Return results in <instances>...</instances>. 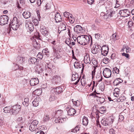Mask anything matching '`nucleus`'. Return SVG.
Segmentation results:
<instances>
[{"label": "nucleus", "mask_w": 134, "mask_h": 134, "mask_svg": "<svg viewBox=\"0 0 134 134\" xmlns=\"http://www.w3.org/2000/svg\"><path fill=\"white\" fill-rule=\"evenodd\" d=\"M38 123V121L36 120H35L33 121L31 123L36 127Z\"/></svg>", "instance_id": "obj_41"}, {"label": "nucleus", "mask_w": 134, "mask_h": 134, "mask_svg": "<svg viewBox=\"0 0 134 134\" xmlns=\"http://www.w3.org/2000/svg\"><path fill=\"white\" fill-rule=\"evenodd\" d=\"M105 111V108L103 106L101 107L99 109V112L101 114L104 113Z\"/></svg>", "instance_id": "obj_37"}, {"label": "nucleus", "mask_w": 134, "mask_h": 134, "mask_svg": "<svg viewBox=\"0 0 134 134\" xmlns=\"http://www.w3.org/2000/svg\"><path fill=\"white\" fill-rule=\"evenodd\" d=\"M103 74L104 77L107 78H109L111 75V71L109 68H106L103 71Z\"/></svg>", "instance_id": "obj_5"}, {"label": "nucleus", "mask_w": 134, "mask_h": 134, "mask_svg": "<svg viewBox=\"0 0 134 134\" xmlns=\"http://www.w3.org/2000/svg\"><path fill=\"white\" fill-rule=\"evenodd\" d=\"M66 23H65V22H63L62 24H61L60 26L59 27V30L60 29L61 30L60 32L61 31L65 30L66 29Z\"/></svg>", "instance_id": "obj_21"}, {"label": "nucleus", "mask_w": 134, "mask_h": 134, "mask_svg": "<svg viewBox=\"0 0 134 134\" xmlns=\"http://www.w3.org/2000/svg\"><path fill=\"white\" fill-rule=\"evenodd\" d=\"M77 40L79 44L85 45L89 43L90 38L87 35H82L77 37Z\"/></svg>", "instance_id": "obj_1"}, {"label": "nucleus", "mask_w": 134, "mask_h": 134, "mask_svg": "<svg viewBox=\"0 0 134 134\" xmlns=\"http://www.w3.org/2000/svg\"><path fill=\"white\" fill-rule=\"evenodd\" d=\"M16 62L18 64H21L24 61V58L21 57H18L16 59Z\"/></svg>", "instance_id": "obj_16"}, {"label": "nucleus", "mask_w": 134, "mask_h": 134, "mask_svg": "<svg viewBox=\"0 0 134 134\" xmlns=\"http://www.w3.org/2000/svg\"><path fill=\"white\" fill-rule=\"evenodd\" d=\"M120 99L121 100V102H122L125 100L126 98L124 96H122L120 97Z\"/></svg>", "instance_id": "obj_56"}, {"label": "nucleus", "mask_w": 134, "mask_h": 134, "mask_svg": "<svg viewBox=\"0 0 134 134\" xmlns=\"http://www.w3.org/2000/svg\"><path fill=\"white\" fill-rule=\"evenodd\" d=\"M39 98H36L32 102V104L33 106L34 107H37L39 104Z\"/></svg>", "instance_id": "obj_26"}, {"label": "nucleus", "mask_w": 134, "mask_h": 134, "mask_svg": "<svg viewBox=\"0 0 134 134\" xmlns=\"http://www.w3.org/2000/svg\"><path fill=\"white\" fill-rule=\"evenodd\" d=\"M60 77L59 76L55 75L53 76L51 79L52 81H54L55 82H58L60 80Z\"/></svg>", "instance_id": "obj_24"}, {"label": "nucleus", "mask_w": 134, "mask_h": 134, "mask_svg": "<svg viewBox=\"0 0 134 134\" xmlns=\"http://www.w3.org/2000/svg\"><path fill=\"white\" fill-rule=\"evenodd\" d=\"M55 22L57 23H58L61 22L62 21V17L60 14L57 13L55 14Z\"/></svg>", "instance_id": "obj_14"}, {"label": "nucleus", "mask_w": 134, "mask_h": 134, "mask_svg": "<svg viewBox=\"0 0 134 134\" xmlns=\"http://www.w3.org/2000/svg\"><path fill=\"white\" fill-rule=\"evenodd\" d=\"M110 134H115V131L113 129H111L109 130Z\"/></svg>", "instance_id": "obj_49"}, {"label": "nucleus", "mask_w": 134, "mask_h": 134, "mask_svg": "<svg viewBox=\"0 0 134 134\" xmlns=\"http://www.w3.org/2000/svg\"><path fill=\"white\" fill-rule=\"evenodd\" d=\"M80 129V127L79 126H77L75 127V128L74 129H72L71 130V132H76L77 131H78Z\"/></svg>", "instance_id": "obj_34"}, {"label": "nucleus", "mask_w": 134, "mask_h": 134, "mask_svg": "<svg viewBox=\"0 0 134 134\" xmlns=\"http://www.w3.org/2000/svg\"><path fill=\"white\" fill-rule=\"evenodd\" d=\"M70 108L69 107L66 108V110L68 111V115H73L76 113L75 110L73 108Z\"/></svg>", "instance_id": "obj_11"}, {"label": "nucleus", "mask_w": 134, "mask_h": 134, "mask_svg": "<svg viewBox=\"0 0 134 134\" xmlns=\"http://www.w3.org/2000/svg\"><path fill=\"white\" fill-rule=\"evenodd\" d=\"M32 21L36 26H37L38 25V20L37 19H35L32 20Z\"/></svg>", "instance_id": "obj_50"}, {"label": "nucleus", "mask_w": 134, "mask_h": 134, "mask_svg": "<svg viewBox=\"0 0 134 134\" xmlns=\"http://www.w3.org/2000/svg\"><path fill=\"white\" fill-rule=\"evenodd\" d=\"M84 61L85 63L86 64H90L91 63V61L88 54H86V55H85L84 58Z\"/></svg>", "instance_id": "obj_17"}, {"label": "nucleus", "mask_w": 134, "mask_h": 134, "mask_svg": "<svg viewBox=\"0 0 134 134\" xmlns=\"http://www.w3.org/2000/svg\"><path fill=\"white\" fill-rule=\"evenodd\" d=\"M133 23L132 21H130L128 23V25L130 27L133 25Z\"/></svg>", "instance_id": "obj_51"}, {"label": "nucleus", "mask_w": 134, "mask_h": 134, "mask_svg": "<svg viewBox=\"0 0 134 134\" xmlns=\"http://www.w3.org/2000/svg\"><path fill=\"white\" fill-rule=\"evenodd\" d=\"M63 113V110L60 109L55 112V114L57 116H58V117H59L61 116Z\"/></svg>", "instance_id": "obj_25"}, {"label": "nucleus", "mask_w": 134, "mask_h": 134, "mask_svg": "<svg viewBox=\"0 0 134 134\" xmlns=\"http://www.w3.org/2000/svg\"><path fill=\"white\" fill-rule=\"evenodd\" d=\"M40 30L42 34L44 36H46L48 35V31L46 27H41Z\"/></svg>", "instance_id": "obj_10"}, {"label": "nucleus", "mask_w": 134, "mask_h": 134, "mask_svg": "<svg viewBox=\"0 0 134 134\" xmlns=\"http://www.w3.org/2000/svg\"><path fill=\"white\" fill-rule=\"evenodd\" d=\"M4 112L6 113H9L12 115L11 108L9 106L6 107L3 109Z\"/></svg>", "instance_id": "obj_23"}, {"label": "nucleus", "mask_w": 134, "mask_h": 134, "mask_svg": "<svg viewBox=\"0 0 134 134\" xmlns=\"http://www.w3.org/2000/svg\"><path fill=\"white\" fill-rule=\"evenodd\" d=\"M100 35L99 34H95V38L97 39H98L100 37Z\"/></svg>", "instance_id": "obj_59"}, {"label": "nucleus", "mask_w": 134, "mask_h": 134, "mask_svg": "<svg viewBox=\"0 0 134 134\" xmlns=\"http://www.w3.org/2000/svg\"><path fill=\"white\" fill-rule=\"evenodd\" d=\"M91 61L93 64L95 66L98 64V62L96 60H92Z\"/></svg>", "instance_id": "obj_52"}, {"label": "nucleus", "mask_w": 134, "mask_h": 134, "mask_svg": "<svg viewBox=\"0 0 134 134\" xmlns=\"http://www.w3.org/2000/svg\"><path fill=\"white\" fill-rule=\"evenodd\" d=\"M79 75L78 74L75 72H72V81H75L77 79V81L74 83L75 85H77L79 81L80 78H78Z\"/></svg>", "instance_id": "obj_7"}, {"label": "nucleus", "mask_w": 134, "mask_h": 134, "mask_svg": "<svg viewBox=\"0 0 134 134\" xmlns=\"http://www.w3.org/2000/svg\"><path fill=\"white\" fill-rule=\"evenodd\" d=\"M88 120L87 118H83L82 119V123L83 125L86 126L88 123Z\"/></svg>", "instance_id": "obj_30"}, {"label": "nucleus", "mask_w": 134, "mask_h": 134, "mask_svg": "<svg viewBox=\"0 0 134 134\" xmlns=\"http://www.w3.org/2000/svg\"><path fill=\"white\" fill-rule=\"evenodd\" d=\"M101 48V51H102V52L103 51H108L109 49L108 46H103L102 48Z\"/></svg>", "instance_id": "obj_35"}, {"label": "nucleus", "mask_w": 134, "mask_h": 134, "mask_svg": "<svg viewBox=\"0 0 134 134\" xmlns=\"http://www.w3.org/2000/svg\"><path fill=\"white\" fill-rule=\"evenodd\" d=\"M56 91L57 93L58 94L60 93L63 91L62 88L60 87H58L55 88Z\"/></svg>", "instance_id": "obj_31"}, {"label": "nucleus", "mask_w": 134, "mask_h": 134, "mask_svg": "<svg viewBox=\"0 0 134 134\" xmlns=\"http://www.w3.org/2000/svg\"><path fill=\"white\" fill-rule=\"evenodd\" d=\"M73 29L75 34L81 33L82 32V28L80 25L76 26L74 27Z\"/></svg>", "instance_id": "obj_9"}, {"label": "nucleus", "mask_w": 134, "mask_h": 134, "mask_svg": "<svg viewBox=\"0 0 134 134\" xmlns=\"http://www.w3.org/2000/svg\"><path fill=\"white\" fill-rule=\"evenodd\" d=\"M109 61V59L106 57L104 58L103 60V62L105 64H108Z\"/></svg>", "instance_id": "obj_44"}, {"label": "nucleus", "mask_w": 134, "mask_h": 134, "mask_svg": "<svg viewBox=\"0 0 134 134\" xmlns=\"http://www.w3.org/2000/svg\"><path fill=\"white\" fill-rule=\"evenodd\" d=\"M9 18L6 15L0 16V24L1 25L7 24L8 23Z\"/></svg>", "instance_id": "obj_3"}, {"label": "nucleus", "mask_w": 134, "mask_h": 134, "mask_svg": "<svg viewBox=\"0 0 134 134\" xmlns=\"http://www.w3.org/2000/svg\"><path fill=\"white\" fill-rule=\"evenodd\" d=\"M115 53H113L111 56V58L112 59H114L115 58Z\"/></svg>", "instance_id": "obj_61"}, {"label": "nucleus", "mask_w": 134, "mask_h": 134, "mask_svg": "<svg viewBox=\"0 0 134 134\" xmlns=\"http://www.w3.org/2000/svg\"><path fill=\"white\" fill-rule=\"evenodd\" d=\"M19 23L18 19L16 17H14L11 21L10 24L11 27L13 30H16L18 29L19 27Z\"/></svg>", "instance_id": "obj_2"}, {"label": "nucleus", "mask_w": 134, "mask_h": 134, "mask_svg": "<svg viewBox=\"0 0 134 134\" xmlns=\"http://www.w3.org/2000/svg\"><path fill=\"white\" fill-rule=\"evenodd\" d=\"M129 129L131 131H134V123L133 125H131L129 127Z\"/></svg>", "instance_id": "obj_45"}, {"label": "nucleus", "mask_w": 134, "mask_h": 134, "mask_svg": "<svg viewBox=\"0 0 134 134\" xmlns=\"http://www.w3.org/2000/svg\"><path fill=\"white\" fill-rule=\"evenodd\" d=\"M34 92L36 94V95H38L41 94L42 92V91L41 89H39L35 90Z\"/></svg>", "instance_id": "obj_40"}, {"label": "nucleus", "mask_w": 134, "mask_h": 134, "mask_svg": "<svg viewBox=\"0 0 134 134\" xmlns=\"http://www.w3.org/2000/svg\"><path fill=\"white\" fill-rule=\"evenodd\" d=\"M100 48H101V47L99 46H96L95 47H94L91 49V52L94 54L97 53L100 51Z\"/></svg>", "instance_id": "obj_12"}, {"label": "nucleus", "mask_w": 134, "mask_h": 134, "mask_svg": "<svg viewBox=\"0 0 134 134\" xmlns=\"http://www.w3.org/2000/svg\"><path fill=\"white\" fill-rule=\"evenodd\" d=\"M39 82L37 78H34L31 79L30 82V84L32 86H35L37 85Z\"/></svg>", "instance_id": "obj_13"}, {"label": "nucleus", "mask_w": 134, "mask_h": 134, "mask_svg": "<svg viewBox=\"0 0 134 134\" xmlns=\"http://www.w3.org/2000/svg\"><path fill=\"white\" fill-rule=\"evenodd\" d=\"M23 15L25 19H28L31 16V13L29 11H25L23 13Z\"/></svg>", "instance_id": "obj_15"}, {"label": "nucleus", "mask_w": 134, "mask_h": 134, "mask_svg": "<svg viewBox=\"0 0 134 134\" xmlns=\"http://www.w3.org/2000/svg\"><path fill=\"white\" fill-rule=\"evenodd\" d=\"M56 98V97L54 94H52L50 96L49 100L50 101H51L54 100Z\"/></svg>", "instance_id": "obj_38"}, {"label": "nucleus", "mask_w": 134, "mask_h": 134, "mask_svg": "<svg viewBox=\"0 0 134 134\" xmlns=\"http://www.w3.org/2000/svg\"><path fill=\"white\" fill-rule=\"evenodd\" d=\"M70 13L69 12H65L63 13L64 16L65 17L67 18L70 15Z\"/></svg>", "instance_id": "obj_53"}, {"label": "nucleus", "mask_w": 134, "mask_h": 134, "mask_svg": "<svg viewBox=\"0 0 134 134\" xmlns=\"http://www.w3.org/2000/svg\"><path fill=\"white\" fill-rule=\"evenodd\" d=\"M30 62L32 64H37V60L36 58H30Z\"/></svg>", "instance_id": "obj_27"}, {"label": "nucleus", "mask_w": 134, "mask_h": 134, "mask_svg": "<svg viewBox=\"0 0 134 134\" xmlns=\"http://www.w3.org/2000/svg\"><path fill=\"white\" fill-rule=\"evenodd\" d=\"M33 44L35 48L39 46V43L35 40H34L33 41Z\"/></svg>", "instance_id": "obj_39"}, {"label": "nucleus", "mask_w": 134, "mask_h": 134, "mask_svg": "<svg viewBox=\"0 0 134 134\" xmlns=\"http://www.w3.org/2000/svg\"><path fill=\"white\" fill-rule=\"evenodd\" d=\"M119 90L118 88H115L114 89L115 92L114 93V96L116 97H118L119 96Z\"/></svg>", "instance_id": "obj_32"}, {"label": "nucleus", "mask_w": 134, "mask_h": 134, "mask_svg": "<svg viewBox=\"0 0 134 134\" xmlns=\"http://www.w3.org/2000/svg\"><path fill=\"white\" fill-rule=\"evenodd\" d=\"M21 107L20 105H16L13 107L11 111L12 114L16 115L20 110Z\"/></svg>", "instance_id": "obj_4"}, {"label": "nucleus", "mask_w": 134, "mask_h": 134, "mask_svg": "<svg viewBox=\"0 0 134 134\" xmlns=\"http://www.w3.org/2000/svg\"><path fill=\"white\" fill-rule=\"evenodd\" d=\"M43 55L41 52H39L37 55V58L42 59L43 58Z\"/></svg>", "instance_id": "obj_43"}, {"label": "nucleus", "mask_w": 134, "mask_h": 134, "mask_svg": "<svg viewBox=\"0 0 134 134\" xmlns=\"http://www.w3.org/2000/svg\"><path fill=\"white\" fill-rule=\"evenodd\" d=\"M108 51H103L102 52V51H101L102 54L104 56H105L108 53Z\"/></svg>", "instance_id": "obj_54"}, {"label": "nucleus", "mask_w": 134, "mask_h": 134, "mask_svg": "<svg viewBox=\"0 0 134 134\" xmlns=\"http://www.w3.org/2000/svg\"><path fill=\"white\" fill-rule=\"evenodd\" d=\"M101 103H103L105 101V99L103 98L100 97L99 99H98Z\"/></svg>", "instance_id": "obj_55"}, {"label": "nucleus", "mask_w": 134, "mask_h": 134, "mask_svg": "<svg viewBox=\"0 0 134 134\" xmlns=\"http://www.w3.org/2000/svg\"><path fill=\"white\" fill-rule=\"evenodd\" d=\"M36 128V126L31 123L29 127V129L30 131H33Z\"/></svg>", "instance_id": "obj_33"}, {"label": "nucleus", "mask_w": 134, "mask_h": 134, "mask_svg": "<svg viewBox=\"0 0 134 134\" xmlns=\"http://www.w3.org/2000/svg\"><path fill=\"white\" fill-rule=\"evenodd\" d=\"M123 82V80L119 78L116 79L113 82L114 84L115 85H117L120 83H121Z\"/></svg>", "instance_id": "obj_22"}, {"label": "nucleus", "mask_w": 134, "mask_h": 134, "mask_svg": "<svg viewBox=\"0 0 134 134\" xmlns=\"http://www.w3.org/2000/svg\"><path fill=\"white\" fill-rule=\"evenodd\" d=\"M25 120V118H23V119L21 120V121H20L19 123L20 124H22L23 123H24Z\"/></svg>", "instance_id": "obj_63"}, {"label": "nucleus", "mask_w": 134, "mask_h": 134, "mask_svg": "<svg viewBox=\"0 0 134 134\" xmlns=\"http://www.w3.org/2000/svg\"><path fill=\"white\" fill-rule=\"evenodd\" d=\"M72 101L74 105L76 106H79L81 104L80 100H77L76 101H73V99H72Z\"/></svg>", "instance_id": "obj_29"}, {"label": "nucleus", "mask_w": 134, "mask_h": 134, "mask_svg": "<svg viewBox=\"0 0 134 134\" xmlns=\"http://www.w3.org/2000/svg\"><path fill=\"white\" fill-rule=\"evenodd\" d=\"M107 12V15H109L110 17L113 16L115 14V12L112 10H108Z\"/></svg>", "instance_id": "obj_19"}, {"label": "nucleus", "mask_w": 134, "mask_h": 134, "mask_svg": "<svg viewBox=\"0 0 134 134\" xmlns=\"http://www.w3.org/2000/svg\"><path fill=\"white\" fill-rule=\"evenodd\" d=\"M26 27L30 31H32L34 29V25L31 22L28 21L25 24Z\"/></svg>", "instance_id": "obj_8"}, {"label": "nucleus", "mask_w": 134, "mask_h": 134, "mask_svg": "<svg viewBox=\"0 0 134 134\" xmlns=\"http://www.w3.org/2000/svg\"><path fill=\"white\" fill-rule=\"evenodd\" d=\"M65 43L69 46L71 44V41L70 39L69 38L67 39L65 41Z\"/></svg>", "instance_id": "obj_46"}, {"label": "nucleus", "mask_w": 134, "mask_h": 134, "mask_svg": "<svg viewBox=\"0 0 134 134\" xmlns=\"http://www.w3.org/2000/svg\"><path fill=\"white\" fill-rule=\"evenodd\" d=\"M49 118H43V122H45L47 121H48Z\"/></svg>", "instance_id": "obj_64"}, {"label": "nucleus", "mask_w": 134, "mask_h": 134, "mask_svg": "<svg viewBox=\"0 0 134 134\" xmlns=\"http://www.w3.org/2000/svg\"><path fill=\"white\" fill-rule=\"evenodd\" d=\"M94 2V0H87L88 3L90 4H92Z\"/></svg>", "instance_id": "obj_58"}, {"label": "nucleus", "mask_w": 134, "mask_h": 134, "mask_svg": "<svg viewBox=\"0 0 134 134\" xmlns=\"http://www.w3.org/2000/svg\"><path fill=\"white\" fill-rule=\"evenodd\" d=\"M101 122L104 126H106L109 124L108 119L107 118H103L101 120Z\"/></svg>", "instance_id": "obj_20"}, {"label": "nucleus", "mask_w": 134, "mask_h": 134, "mask_svg": "<svg viewBox=\"0 0 134 134\" xmlns=\"http://www.w3.org/2000/svg\"><path fill=\"white\" fill-rule=\"evenodd\" d=\"M48 49L47 48L43 49L42 52V53L44 54H45V55H47V54L49 53L48 51Z\"/></svg>", "instance_id": "obj_42"}, {"label": "nucleus", "mask_w": 134, "mask_h": 134, "mask_svg": "<svg viewBox=\"0 0 134 134\" xmlns=\"http://www.w3.org/2000/svg\"><path fill=\"white\" fill-rule=\"evenodd\" d=\"M119 13L122 16L127 17L130 15V12L127 9H125L120 10Z\"/></svg>", "instance_id": "obj_6"}, {"label": "nucleus", "mask_w": 134, "mask_h": 134, "mask_svg": "<svg viewBox=\"0 0 134 134\" xmlns=\"http://www.w3.org/2000/svg\"><path fill=\"white\" fill-rule=\"evenodd\" d=\"M117 36L115 34H114L113 35L112 37L114 41H115L118 39V38L117 37Z\"/></svg>", "instance_id": "obj_48"}, {"label": "nucleus", "mask_w": 134, "mask_h": 134, "mask_svg": "<svg viewBox=\"0 0 134 134\" xmlns=\"http://www.w3.org/2000/svg\"><path fill=\"white\" fill-rule=\"evenodd\" d=\"M64 118H56V119L55 120V121L56 123H62L63 121Z\"/></svg>", "instance_id": "obj_28"}, {"label": "nucleus", "mask_w": 134, "mask_h": 134, "mask_svg": "<svg viewBox=\"0 0 134 134\" xmlns=\"http://www.w3.org/2000/svg\"><path fill=\"white\" fill-rule=\"evenodd\" d=\"M99 94V93H98L96 92V90L90 94V96H93L94 97H98V96H97L98 94Z\"/></svg>", "instance_id": "obj_36"}, {"label": "nucleus", "mask_w": 134, "mask_h": 134, "mask_svg": "<svg viewBox=\"0 0 134 134\" xmlns=\"http://www.w3.org/2000/svg\"><path fill=\"white\" fill-rule=\"evenodd\" d=\"M122 55L123 56H125L127 58H128L129 57V55L128 54L126 53H122Z\"/></svg>", "instance_id": "obj_60"}, {"label": "nucleus", "mask_w": 134, "mask_h": 134, "mask_svg": "<svg viewBox=\"0 0 134 134\" xmlns=\"http://www.w3.org/2000/svg\"><path fill=\"white\" fill-rule=\"evenodd\" d=\"M68 30V34L69 36L70 35V33L72 32V27L70 26H69L68 28H67Z\"/></svg>", "instance_id": "obj_47"}, {"label": "nucleus", "mask_w": 134, "mask_h": 134, "mask_svg": "<svg viewBox=\"0 0 134 134\" xmlns=\"http://www.w3.org/2000/svg\"><path fill=\"white\" fill-rule=\"evenodd\" d=\"M122 51H125L127 53H129L131 51V49L127 45H124L122 49Z\"/></svg>", "instance_id": "obj_18"}, {"label": "nucleus", "mask_w": 134, "mask_h": 134, "mask_svg": "<svg viewBox=\"0 0 134 134\" xmlns=\"http://www.w3.org/2000/svg\"><path fill=\"white\" fill-rule=\"evenodd\" d=\"M104 86L103 85H101L99 87V88L100 90H101L102 91H104Z\"/></svg>", "instance_id": "obj_62"}, {"label": "nucleus", "mask_w": 134, "mask_h": 134, "mask_svg": "<svg viewBox=\"0 0 134 134\" xmlns=\"http://www.w3.org/2000/svg\"><path fill=\"white\" fill-rule=\"evenodd\" d=\"M113 69L115 71V73L117 74L119 73V70L117 68V67H115Z\"/></svg>", "instance_id": "obj_57"}]
</instances>
